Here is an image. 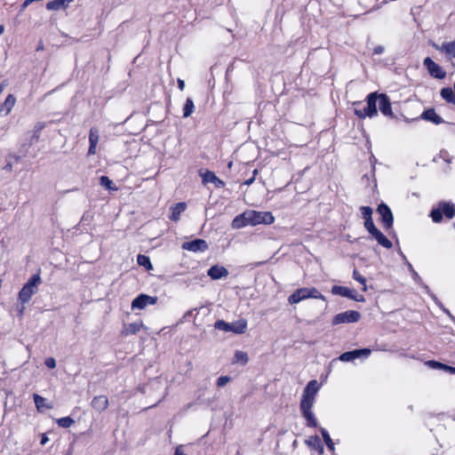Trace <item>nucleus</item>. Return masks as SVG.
<instances>
[{
	"label": "nucleus",
	"mask_w": 455,
	"mask_h": 455,
	"mask_svg": "<svg viewBox=\"0 0 455 455\" xmlns=\"http://www.w3.org/2000/svg\"><path fill=\"white\" fill-rule=\"evenodd\" d=\"M360 210L364 220L372 218V209L370 206H362Z\"/></svg>",
	"instance_id": "44"
},
{
	"label": "nucleus",
	"mask_w": 455,
	"mask_h": 455,
	"mask_svg": "<svg viewBox=\"0 0 455 455\" xmlns=\"http://www.w3.org/2000/svg\"><path fill=\"white\" fill-rule=\"evenodd\" d=\"M143 327V324L141 323H132L127 325H124L122 335L124 336H129L132 334H135L139 332L141 328Z\"/></svg>",
	"instance_id": "21"
},
{
	"label": "nucleus",
	"mask_w": 455,
	"mask_h": 455,
	"mask_svg": "<svg viewBox=\"0 0 455 455\" xmlns=\"http://www.w3.org/2000/svg\"><path fill=\"white\" fill-rule=\"evenodd\" d=\"M186 204L185 203H178L172 206V215L171 220L177 221L180 220V213L183 212L186 210Z\"/></svg>",
	"instance_id": "26"
},
{
	"label": "nucleus",
	"mask_w": 455,
	"mask_h": 455,
	"mask_svg": "<svg viewBox=\"0 0 455 455\" xmlns=\"http://www.w3.org/2000/svg\"><path fill=\"white\" fill-rule=\"evenodd\" d=\"M331 292L334 295H339L341 297L348 298L355 301H364V297L363 295L358 294L356 291L351 290L345 286L334 285L331 288Z\"/></svg>",
	"instance_id": "6"
},
{
	"label": "nucleus",
	"mask_w": 455,
	"mask_h": 455,
	"mask_svg": "<svg viewBox=\"0 0 455 455\" xmlns=\"http://www.w3.org/2000/svg\"><path fill=\"white\" fill-rule=\"evenodd\" d=\"M384 50H385L384 46L378 45L373 49V53L376 55H379V54L383 53Z\"/></svg>",
	"instance_id": "48"
},
{
	"label": "nucleus",
	"mask_w": 455,
	"mask_h": 455,
	"mask_svg": "<svg viewBox=\"0 0 455 455\" xmlns=\"http://www.w3.org/2000/svg\"><path fill=\"white\" fill-rule=\"evenodd\" d=\"M48 441H49L48 437L46 436V435H45V434H44V435H42V438H41V442H40V443H41L42 445H44V444H46V443H47Z\"/></svg>",
	"instance_id": "54"
},
{
	"label": "nucleus",
	"mask_w": 455,
	"mask_h": 455,
	"mask_svg": "<svg viewBox=\"0 0 455 455\" xmlns=\"http://www.w3.org/2000/svg\"><path fill=\"white\" fill-rule=\"evenodd\" d=\"M100 139L99 131L96 128H91L89 134V143L98 144Z\"/></svg>",
	"instance_id": "39"
},
{
	"label": "nucleus",
	"mask_w": 455,
	"mask_h": 455,
	"mask_svg": "<svg viewBox=\"0 0 455 455\" xmlns=\"http://www.w3.org/2000/svg\"><path fill=\"white\" fill-rule=\"evenodd\" d=\"M44 363L49 369H54L56 367V361L53 357L46 358Z\"/></svg>",
	"instance_id": "47"
},
{
	"label": "nucleus",
	"mask_w": 455,
	"mask_h": 455,
	"mask_svg": "<svg viewBox=\"0 0 455 455\" xmlns=\"http://www.w3.org/2000/svg\"><path fill=\"white\" fill-rule=\"evenodd\" d=\"M424 67L427 69L429 75L436 79H443L446 76V72L441 66L435 63L431 58L427 57L423 60Z\"/></svg>",
	"instance_id": "7"
},
{
	"label": "nucleus",
	"mask_w": 455,
	"mask_h": 455,
	"mask_svg": "<svg viewBox=\"0 0 455 455\" xmlns=\"http://www.w3.org/2000/svg\"><path fill=\"white\" fill-rule=\"evenodd\" d=\"M430 216L434 222H440L443 220V212L440 209H434L431 211Z\"/></svg>",
	"instance_id": "42"
},
{
	"label": "nucleus",
	"mask_w": 455,
	"mask_h": 455,
	"mask_svg": "<svg viewBox=\"0 0 455 455\" xmlns=\"http://www.w3.org/2000/svg\"><path fill=\"white\" fill-rule=\"evenodd\" d=\"M207 274L212 280H219L227 277L229 273L225 267L214 265L208 269Z\"/></svg>",
	"instance_id": "14"
},
{
	"label": "nucleus",
	"mask_w": 455,
	"mask_h": 455,
	"mask_svg": "<svg viewBox=\"0 0 455 455\" xmlns=\"http://www.w3.org/2000/svg\"><path fill=\"white\" fill-rule=\"evenodd\" d=\"M100 184L103 187H105L106 188H108V190H116V188H114L112 185H113V182L111 180H109L108 177L107 176H101L100 178Z\"/></svg>",
	"instance_id": "40"
},
{
	"label": "nucleus",
	"mask_w": 455,
	"mask_h": 455,
	"mask_svg": "<svg viewBox=\"0 0 455 455\" xmlns=\"http://www.w3.org/2000/svg\"><path fill=\"white\" fill-rule=\"evenodd\" d=\"M108 404H109L108 399L105 395L94 396L91 402L92 407L99 412H101V411H104L105 410H107V408L108 407Z\"/></svg>",
	"instance_id": "15"
},
{
	"label": "nucleus",
	"mask_w": 455,
	"mask_h": 455,
	"mask_svg": "<svg viewBox=\"0 0 455 455\" xmlns=\"http://www.w3.org/2000/svg\"><path fill=\"white\" fill-rule=\"evenodd\" d=\"M378 213L386 230H389L393 227L394 217L390 208L384 203L380 204L377 208Z\"/></svg>",
	"instance_id": "8"
},
{
	"label": "nucleus",
	"mask_w": 455,
	"mask_h": 455,
	"mask_svg": "<svg viewBox=\"0 0 455 455\" xmlns=\"http://www.w3.org/2000/svg\"><path fill=\"white\" fill-rule=\"evenodd\" d=\"M319 390V384L317 380L313 379L310 380L306 387L304 388L299 409L300 410H309L312 409L314 403H315V397Z\"/></svg>",
	"instance_id": "2"
},
{
	"label": "nucleus",
	"mask_w": 455,
	"mask_h": 455,
	"mask_svg": "<svg viewBox=\"0 0 455 455\" xmlns=\"http://www.w3.org/2000/svg\"><path fill=\"white\" fill-rule=\"evenodd\" d=\"M12 164H7L4 167V170H6V171H12Z\"/></svg>",
	"instance_id": "61"
},
{
	"label": "nucleus",
	"mask_w": 455,
	"mask_h": 455,
	"mask_svg": "<svg viewBox=\"0 0 455 455\" xmlns=\"http://www.w3.org/2000/svg\"><path fill=\"white\" fill-rule=\"evenodd\" d=\"M247 215L251 226L269 225L275 221V217L270 212L247 211Z\"/></svg>",
	"instance_id": "4"
},
{
	"label": "nucleus",
	"mask_w": 455,
	"mask_h": 455,
	"mask_svg": "<svg viewBox=\"0 0 455 455\" xmlns=\"http://www.w3.org/2000/svg\"><path fill=\"white\" fill-rule=\"evenodd\" d=\"M44 128V125L42 124H37L36 126H35V132L36 133H40L41 132V130Z\"/></svg>",
	"instance_id": "53"
},
{
	"label": "nucleus",
	"mask_w": 455,
	"mask_h": 455,
	"mask_svg": "<svg viewBox=\"0 0 455 455\" xmlns=\"http://www.w3.org/2000/svg\"><path fill=\"white\" fill-rule=\"evenodd\" d=\"M15 102L16 98L12 94H9L0 106V112L5 111V115H8L15 105Z\"/></svg>",
	"instance_id": "25"
},
{
	"label": "nucleus",
	"mask_w": 455,
	"mask_h": 455,
	"mask_svg": "<svg viewBox=\"0 0 455 455\" xmlns=\"http://www.w3.org/2000/svg\"><path fill=\"white\" fill-rule=\"evenodd\" d=\"M301 414L303 418L307 421V426L310 427H317V421L315 417V414L312 411V409L309 410H300Z\"/></svg>",
	"instance_id": "23"
},
{
	"label": "nucleus",
	"mask_w": 455,
	"mask_h": 455,
	"mask_svg": "<svg viewBox=\"0 0 455 455\" xmlns=\"http://www.w3.org/2000/svg\"><path fill=\"white\" fill-rule=\"evenodd\" d=\"M367 110L365 108H355V114L359 117V118H365L366 116H368V114H367Z\"/></svg>",
	"instance_id": "46"
},
{
	"label": "nucleus",
	"mask_w": 455,
	"mask_h": 455,
	"mask_svg": "<svg viewBox=\"0 0 455 455\" xmlns=\"http://www.w3.org/2000/svg\"><path fill=\"white\" fill-rule=\"evenodd\" d=\"M443 213L448 218L452 219L455 216V205L448 203H442L441 204Z\"/></svg>",
	"instance_id": "29"
},
{
	"label": "nucleus",
	"mask_w": 455,
	"mask_h": 455,
	"mask_svg": "<svg viewBox=\"0 0 455 455\" xmlns=\"http://www.w3.org/2000/svg\"><path fill=\"white\" fill-rule=\"evenodd\" d=\"M33 399H34L35 404L38 411H43L44 408H47V409L52 408V406L45 404V401H46L45 398H44L43 396H41L37 394H35L33 395Z\"/></svg>",
	"instance_id": "30"
},
{
	"label": "nucleus",
	"mask_w": 455,
	"mask_h": 455,
	"mask_svg": "<svg viewBox=\"0 0 455 455\" xmlns=\"http://www.w3.org/2000/svg\"><path fill=\"white\" fill-rule=\"evenodd\" d=\"M96 144H90L89 149H88V155H95L96 154Z\"/></svg>",
	"instance_id": "49"
},
{
	"label": "nucleus",
	"mask_w": 455,
	"mask_h": 455,
	"mask_svg": "<svg viewBox=\"0 0 455 455\" xmlns=\"http://www.w3.org/2000/svg\"><path fill=\"white\" fill-rule=\"evenodd\" d=\"M74 0H52L47 3L46 8L49 11H58L62 7H66Z\"/></svg>",
	"instance_id": "22"
},
{
	"label": "nucleus",
	"mask_w": 455,
	"mask_h": 455,
	"mask_svg": "<svg viewBox=\"0 0 455 455\" xmlns=\"http://www.w3.org/2000/svg\"><path fill=\"white\" fill-rule=\"evenodd\" d=\"M39 137H40V133H36V132H34V135H33V137H32V139H31V141H32V142H33V141H37V140H38V139H39Z\"/></svg>",
	"instance_id": "55"
},
{
	"label": "nucleus",
	"mask_w": 455,
	"mask_h": 455,
	"mask_svg": "<svg viewBox=\"0 0 455 455\" xmlns=\"http://www.w3.org/2000/svg\"><path fill=\"white\" fill-rule=\"evenodd\" d=\"M315 451H317L320 455H323L324 451L323 445L321 443L320 447L318 449H315Z\"/></svg>",
	"instance_id": "56"
},
{
	"label": "nucleus",
	"mask_w": 455,
	"mask_h": 455,
	"mask_svg": "<svg viewBox=\"0 0 455 455\" xmlns=\"http://www.w3.org/2000/svg\"><path fill=\"white\" fill-rule=\"evenodd\" d=\"M57 423H58L59 427L67 428V427H71L75 423V420L73 419H71L70 417H63V418L59 419L57 420Z\"/></svg>",
	"instance_id": "37"
},
{
	"label": "nucleus",
	"mask_w": 455,
	"mask_h": 455,
	"mask_svg": "<svg viewBox=\"0 0 455 455\" xmlns=\"http://www.w3.org/2000/svg\"><path fill=\"white\" fill-rule=\"evenodd\" d=\"M371 235L384 248H392V243L379 229L372 233Z\"/></svg>",
	"instance_id": "24"
},
{
	"label": "nucleus",
	"mask_w": 455,
	"mask_h": 455,
	"mask_svg": "<svg viewBox=\"0 0 455 455\" xmlns=\"http://www.w3.org/2000/svg\"><path fill=\"white\" fill-rule=\"evenodd\" d=\"M399 254L401 255V258L403 259V260L404 261V264L406 265V261H408L406 259V256L403 253L402 251H399Z\"/></svg>",
	"instance_id": "60"
},
{
	"label": "nucleus",
	"mask_w": 455,
	"mask_h": 455,
	"mask_svg": "<svg viewBox=\"0 0 455 455\" xmlns=\"http://www.w3.org/2000/svg\"><path fill=\"white\" fill-rule=\"evenodd\" d=\"M36 0H25V2L21 5L20 12L24 11L30 4L35 2Z\"/></svg>",
	"instance_id": "50"
},
{
	"label": "nucleus",
	"mask_w": 455,
	"mask_h": 455,
	"mask_svg": "<svg viewBox=\"0 0 455 455\" xmlns=\"http://www.w3.org/2000/svg\"><path fill=\"white\" fill-rule=\"evenodd\" d=\"M378 92H371L367 96V106L364 107L367 110L369 117H373L378 115Z\"/></svg>",
	"instance_id": "13"
},
{
	"label": "nucleus",
	"mask_w": 455,
	"mask_h": 455,
	"mask_svg": "<svg viewBox=\"0 0 455 455\" xmlns=\"http://www.w3.org/2000/svg\"><path fill=\"white\" fill-rule=\"evenodd\" d=\"M430 368L432 369H435V370H443L445 371H447V368L449 365H446L444 363H439V362H436V361H434V360H431V361H427L426 363Z\"/></svg>",
	"instance_id": "41"
},
{
	"label": "nucleus",
	"mask_w": 455,
	"mask_h": 455,
	"mask_svg": "<svg viewBox=\"0 0 455 455\" xmlns=\"http://www.w3.org/2000/svg\"><path fill=\"white\" fill-rule=\"evenodd\" d=\"M42 279L39 273L33 275L28 281L23 285L19 292V300L24 305L27 304L34 294L38 291V286L41 284Z\"/></svg>",
	"instance_id": "1"
},
{
	"label": "nucleus",
	"mask_w": 455,
	"mask_h": 455,
	"mask_svg": "<svg viewBox=\"0 0 455 455\" xmlns=\"http://www.w3.org/2000/svg\"><path fill=\"white\" fill-rule=\"evenodd\" d=\"M440 94L448 103L455 104V93L451 87L443 88Z\"/></svg>",
	"instance_id": "28"
},
{
	"label": "nucleus",
	"mask_w": 455,
	"mask_h": 455,
	"mask_svg": "<svg viewBox=\"0 0 455 455\" xmlns=\"http://www.w3.org/2000/svg\"><path fill=\"white\" fill-rule=\"evenodd\" d=\"M248 221L249 220H248V215H247V211H246L243 213L237 215L233 220L231 226L233 228H235V229L242 228L243 227L250 225V223Z\"/></svg>",
	"instance_id": "20"
},
{
	"label": "nucleus",
	"mask_w": 455,
	"mask_h": 455,
	"mask_svg": "<svg viewBox=\"0 0 455 455\" xmlns=\"http://www.w3.org/2000/svg\"><path fill=\"white\" fill-rule=\"evenodd\" d=\"M137 262L140 266L145 267L148 270L153 268L149 257L146 255L139 254Z\"/></svg>",
	"instance_id": "33"
},
{
	"label": "nucleus",
	"mask_w": 455,
	"mask_h": 455,
	"mask_svg": "<svg viewBox=\"0 0 455 455\" xmlns=\"http://www.w3.org/2000/svg\"><path fill=\"white\" fill-rule=\"evenodd\" d=\"M174 455H186L183 451L182 445H180L176 448Z\"/></svg>",
	"instance_id": "51"
},
{
	"label": "nucleus",
	"mask_w": 455,
	"mask_h": 455,
	"mask_svg": "<svg viewBox=\"0 0 455 455\" xmlns=\"http://www.w3.org/2000/svg\"><path fill=\"white\" fill-rule=\"evenodd\" d=\"M157 297L148 294H140L132 302V309H144L148 305H155L157 302Z\"/></svg>",
	"instance_id": "9"
},
{
	"label": "nucleus",
	"mask_w": 455,
	"mask_h": 455,
	"mask_svg": "<svg viewBox=\"0 0 455 455\" xmlns=\"http://www.w3.org/2000/svg\"><path fill=\"white\" fill-rule=\"evenodd\" d=\"M248 362V355L245 352L243 351H235L234 355V363H241L242 364H245Z\"/></svg>",
	"instance_id": "34"
},
{
	"label": "nucleus",
	"mask_w": 455,
	"mask_h": 455,
	"mask_svg": "<svg viewBox=\"0 0 455 455\" xmlns=\"http://www.w3.org/2000/svg\"><path fill=\"white\" fill-rule=\"evenodd\" d=\"M4 31V28L3 25H0V35H2Z\"/></svg>",
	"instance_id": "63"
},
{
	"label": "nucleus",
	"mask_w": 455,
	"mask_h": 455,
	"mask_svg": "<svg viewBox=\"0 0 455 455\" xmlns=\"http://www.w3.org/2000/svg\"><path fill=\"white\" fill-rule=\"evenodd\" d=\"M318 299L325 300V297L315 287L308 288L307 299Z\"/></svg>",
	"instance_id": "36"
},
{
	"label": "nucleus",
	"mask_w": 455,
	"mask_h": 455,
	"mask_svg": "<svg viewBox=\"0 0 455 455\" xmlns=\"http://www.w3.org/2000/svg\"><path fill=\"white\" fill-rule=\"evenodd\" d=\"M258 173V170L253 171V175L255 176Z\"/></svg>",
	"instance_id": "64"
},
{
	"label": "nucleus",
	"mask_w": 455,
	"mask_h": 455,
	"mask_svg": "<svg viewBox=\"0 0 455 455\" xmlns=\"http://www.w3.org/2000/svg\"><path fill=\"white\" fill-rule=\"evenodd\" d=\"M447 372L455 374V367H452V366L449 365L448 368H447Z\"/></svg>",
	"instance_id": "58"
},
{
	"label": "nucleus",
	"mask_w": 455,
	"mask_h": 455,
	"mask_svg": "<svg viewBox=\"0 0 455 455\" xmlns=\"http://www.w3.org/2000/svg\"><path fill=\"white\" fill-rule=\"evenodd\" d=\"M254 181V177L244 181V185L250 186Z\"/></svg>",
	"instance_id": "59"
},
{
	"label": "nucleus",
	"mask_w": 455,
	"mask_h": 455,
	"mask_svg": "<svg viewBox=\"0 0 455 455\" xmlns=\"http://www.w3.org/2000/svg\"><path fill=\"white\" fill-rule=\"evenodd\" d=\"M178 87L180 91H183L185 88V82L182 79H178Z\"/></svg>",
	"instance_id": "52"
},
{
	"label": "nucleus",
	"mask_w": 455,
	"mask_h": 455,
	"mask_svg": "<svg viewBox=\"0 0 455 455\" xmlns=\"http://www.w3.org/2000/svg\"><path fill=\"white\" fill-rule=\"evenodd\" d=\"M231 380V378L228 377V376H220L218 379H217V386L219 387H224L226 384H228L229 381Z\"/></svg>",
	"instance_id": "45"
},
{
	"label": "nucleus",
	"mask_w": 455,
	"mask_h": 455,
	"mask_svg": "<svg viewBox=\"0 0 455 455\" xmlns=\"http://www.w3.org/2000/svg\"><path fill=\"white\" fill-rule=\"evenodd\" d=\"M435 49L444 52L451 58H455V39L451 42H444L441 46L435 45Z\"/></svg>",
	"instance_id": "19"
},
{
	"label": "nucleus",
	"mask_w": 455,
	"mask_h": 455,
	"mask_svg": "<svg viewBox=\"0 0 455 455\" xmlns=\"http://www.w3.org/2000/svg\"><path fill=\"white\" fill-rule=\"evenodd\" d=\"M195 110V105L192 99L188 98L183 107V117H188Z\"/></svg>",
	"instance_id": "31"
},
{
	"label": "nucleus",
	"mask_w": 455,
	"mask_h": 455,
	"mask_svg": "<svg viewBox=\"0 0 455 455\" xmlns=\"http://www.w3.org/2000/svg\"><path fill=\"white\" fill-rule=\"evenodd\" d=\"M320 431H321L322 436H323V441H324L325 444L327 445L328 449L331 451H334V449H335L334 443H333L331 438L330 437L328 431L323 427H322L320 429Z\"/></svg>",
	"instance_id": "32"
},
{
	"label": "nucleus",
	"mask_w": 455,
	"mask_h": 455,
	"mask_svg": "<svg viewBox=\"0 0 455 455\" xmlns=\"http://www.w3.org/2000/svg\"><path fill=\"white\" fill-rule=\"evenodd\" d=\"M201 176L203 183H213L218 188H221L225 186L224 181L219 179L213 172L206 171Z\"/></svg>",
	"instance_id": "16"
},
{
	"label": "nucleus",
	"mask_w": 455,
	"mask_h": 455,
	"mask_svg": "<svg viewBox=\"0 0 455 455\" xmlns=\"http://www.w3.org/2000/svg\"><path fill=\"white\" fill-rule=\"evenodd\" d=\"M214 328L225 332L243 334L247 329V321L245 319H239L233 323H227L224 320H218L214 323Z\"/></svg>",
	"instance_id": "3"
},
{
	"label": "nucleus",
	"mask_w": 455,
	"mask_h": 455,
	"mask_svg": "<svg viewBox=\"0 0 455 455\" xmlns=\"http://www.w3.org/2000/svg\"><path fill=\"white\" fill-rule=\"evenodd\" d=\"M406 266L408 267L409 271L411 273L413 280L419 285H422L423 288L427 291V292L429 293L430 292L429 287L423 283L421 277L415 271L412 265L409 261H406Z\"/></svg>",
	"instance_id": "27"
},
{
	"label": "nucleus",
	"mask_w": 455,
	"mask_h": 455,
	"mask_svg": "<svg viewBox=\"0 0 455 455\" xmlns=\"http://www.w3.org/2000/svg\"><path fill=\"white\" fill-rule=\"evenodd\" d=\"M421 118L432 122L435 124H440L443 123V119L435 113L434 108L425 110L421 115Z\"/></svg>",
	"instance_id": "18"
},
{
	"label": "nucleus",
	"mask_w": 455,
	"mask_h": 455,
	"mask_svg": "<svg viewBox=\"0 0 455 455\" xmlns=\"http://www.w3.org/2000/svg\"><path fill=\"white\" fill-rule=\"evenodd\" d=\"M378 108L386 116L393 117V111L389 98L384 93H379Z\"/></svg>",
	"instance_id": "11"
},
{
	"label": "nucleus",
	"mask_w": 455,
	"mask_h": 455,
	"mask_svg": "<svg viewBox=\"0 0 455 455\" xmlns=\"http://www.w3.org/2000/svg\"><path fill=\"white\" fill-rule=\"evenodd\" d=\"M371 354V350L369 348H362V349H355L352 351L345 352L341 354L339 357V360L342 362H351L355 359H357L361 356L367 357Z\"/></svg>",
	"instance_id": "10"
},
{
	"label": "nucleus",
	"mask_w": 455,
	"mask_h": 455,
	"mask_svg": "<svg viewBox=\"0 0 455 455\" xmlns=\"http://www.w3.org/2000/svg\"><path fill=\"white\" fill-rule=\"evenodd\" d=\"M4 86L5 85L4 84H0V94L3 92Z\"/></svg>",
	"instance_id": "62"
},
{
	"label": "nucleus",
	"mask_w": 455,
	"mask_h": 455,
	"mask_svg": "<svg viewBox=\"0 0 455 455\" xmlns=\"http://www.w3.org/2000/svg\"><path fill=\"white\" fill-rule=\"evenodd\" d=\"M447 155H448V154H447V152H444V153H443V152H441L440 156H441V157H443L446 162L450 163V161H451V160H450V159H448V158H446V156H447Z\"/></svg>",
	"instance_id": "57"
},
{
	"label": "nucleus",
	"mask_w": 455,
	"mask_h": 455,
	"mask_svg": "<svg viewBox=\"0 0 455 455\" xmlns=\"http://www.w3.org/2000/svg\"><path fill=\"white\" fill-rule=\"evenodd\" d=\"M361 314L355 310H347L336 315L332 319V324L356 323L360 320Z\"/></svg>",
	"instance_id": "5"
},
{
	"label": "nucleus",
	"mask_w": 455,
	"mask_h": 455,
	"mask_svg": "<svg viewBox=\"0 0 455 455\" xmlns=\"http://www.w3.org/2000/svg\"><path fill=\"white\" fill-rule=\"evenodd\" d=\"M308 288H300L296 290L292 294H291L288 298V302L290 304H297L304 299H307Z\"/></svg>",
	"instance_id": "17"
},
{
	"label": "nucleus",
	"mask_w": 455,
	"mask_h": 455,
	"mask_svg": "<svg viewBox=\"0 0 455 455\" xmlns=\"http://www.w3.org/2000/svg\"><path fill=\"white\" fill-rule=\"evenodd\" d=\"M321 443L322 442L317 435L311 436L306 440V444L314 450L318 449Z\"/></svg>",
	"instance_id": "35"
},
{
	"label": "nucleus",
	"mask_w": 455,
	"mask_h": 455,
	"mask_svg": "<svg viewBox=\"0 0 455 455\" xmlns=\"http://www.w3.org/2000/svg\"><path fill=\"white\" fill-rule=\"evenodd\" d=\"M182 248L194 252L204 251L208 249V244L206 241L203 239H195L193 241L184 243L182 244Z\"/></svg>",
	"instance_id": "12"
},
{
	"label": "nucleus",
	"mask_w": 455,
	"mask_h": 455,
	"mask_svg": "<svg viewBox=\"0 0 455 455\" xmlns=\"http://www.w3.org/2000/svg\"><path fill=\"white\" fill-rule=\"evenodd\" d=\"M353 278L357 281L358 283H360L361 284L363 285V291H367V286H366V279L364 276H363L358 270L355 269L353 271Z\"/></svg>",
	"instance_id": "38"
},
{
	"label": "nucleus",
	"mask_w": 455,
	"mask_h": 455,
	"mask_svg": "<svg viewBox=\"0 0 455 455\" xmlns=\"http://www.w3.org/2000/svg\"><path fill=\"white\" fill-rule=\"evenodd\" d=\"M364 227L371 235L378 230L373 223L372 218L364 220Z\"/></svg>",
	"instance_id": "43"
}]
</instances>
